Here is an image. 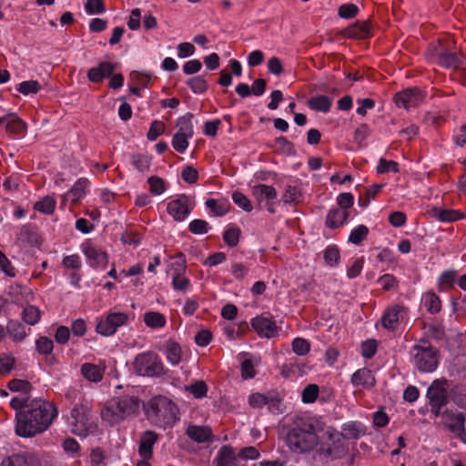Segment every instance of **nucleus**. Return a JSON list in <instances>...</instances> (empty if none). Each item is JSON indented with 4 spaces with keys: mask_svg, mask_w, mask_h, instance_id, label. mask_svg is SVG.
<instances>
[{
    "mask_svg": "<svg viewBox=\"0 0 466 466\" xmlns=\"http://www.w3.org/2000/svg\"><path fill=\"white\" fill-rule=\"evenodd\" d=\"M58 415L56 406L42 399L30 400L25 410L15 414L16 435L32 438L45 432Z\"/></svg>",
    "mask_w": 466,
    "mask_h": 466,
    "instance_id": "1",
    "label": "nucleus"
},
{
    "mask_svg": "<svg viewBox=\"0 0 466 466\" xmlns=\"http://www.w3.org/2000/svg\"><path fill=\"white\" fill-rule=\"evenodd\" d=\"M285 441L294 453L302 454L311 451L319 443L314 423L309 419H296L287 432Z\"/></svg>",
    "mask_w": 466,
    "mask_h": 466,
    "instance_id": "2",
    "label": "nucleus"
},
{
    "mask_svg": "<svg viewBox=\"0 0 466 466\" xmlns=\"http://www.w3.org/2000/svg\"><path fill=\"white\" fill-rule=\"evenodd\" d=\"M143 408L147 419L155 425L173 426L179 420V409L170 399L157 395L151 398Z\"/></svg>",
    "mask_w": 466,
    "mask_h": 466,
    "instance_id": "3",
    "label": "nucleus"
},
{
    "mask_svg": "<svg viewBox=\"0 0 466 466\" xmlns=\"http://www.w3.org/2000/svg\"><path fill=\"white\" fill-rule=\"evenodd\" d=\"M140 399L137 396L123 395L106 401L101 410L103 420L110 425L123 420L126 417L138 412Z\"/></svg>",
    "mask_w": 466,
    "mask_h": 466,
    "instance_id": "4",
    "label": "nucleus"
},
{
    "mask_svg": "<svg viewBox=\"0 0 466 466\" xmlns=\"http://www.w3.org/2000/svg\"><path fill=\"white\" fill-rule=\"evenodd\" d=\"M70 418L71 432L75 435L86 437L97 429L91 409L86 404L76 405L70 412Z\"/></svg>",
    "mask_w": 466,
    "mask_h": 466,
    "instance_id": "5",
    "label": "nucleus"
},
{
    "mask_svg": "<svg viewBox=\"0 0 466 466\" xmlns=\"http://www.w3.org/2000/svg\"><path fill=\"white\" fill-rule=\"evenodd\" d=\"M448 380L444 378L434 380L427 390L426 397L429 400L431 412L435 417L444 415L449 402L446 385Z\"/></svg>",
    "mask_w": 466,
    "mask_h": 466,
    "instance_id": "6",
    "label": "nucleus"
},
{
    "mask_svg": "<svg viewBox=\"0 0 466 466\" xmlns=\"http://www.w3.org/2000/svg\"><path fill=\"white\" fill-rule=\"evenodd\" d=\"M134 370L139 376L159 377L165 373L164 365L157 354L147 351L134 360Z\"/></svg>",
    "mask_w": 466,
    "mask_h": 466,
    "instance_id": "7",
    "label": "nucleus"
},
{
    "mask_svg": "<svg viewBox=\"0 0 466 466\" xmlns=\"http://www.w3.org/2000/svg\"><path fill=\"white\" fill-rule=\"evenodd\" d=\"M413 362L415 367L421 372H432L437 369L439 363V351L430 344L415 345L412 349Z\"/></svg>",
    "mask_w": 466,
    "mask_h": 466,
    "instance_id": "8",
    "label": "nucleus"
},
{
    "mask_svg": "<svg viewBox=\"0 0 466 466\" xmlns=\"http://www.w3.org/2000/svg\"><path fill=\"white\" fill-rule=\"evenodd\" d=\"M128 316L124 312H111L106 317L101 318L96 324L97 333L103 336L113 335L118 327L125 325Z\"/></svg>",
    "mask_w": 466,
    "mask_h": 466,
    "instance_id": "9",
    "label": "nucleus"
},
{
    "mask_svg": "<svg viewBox=\"0 0 466 466\" xmlns=\"http://www.w3.org/2000/svg\"><path fill=\"white\" fill-rule=\"evenodd\" d=\"M251 326L261 338L271 339L278 334L279 328L272 317L257 316L251 319Z\"/></svg>",
    "mask_w": 466,
    "mask_h": 466,
    "instance_id": "10",
    "label": "nucleus"
},
{
    "mask_svg": "<svg viewBox=\"0 0 466 466\" xmlns=\"http://www.w3.org/2000/svg\"><path fill=\"white\" fill-rule=\"evenodd\" d=\"M423 100V96L418 88H408L399 92L394 96V102L399 107L410 109L418 106Z\"/></svg>",
    "mask_w": 466,
    "mask_h": 466,
    "instance_id": "11",
    "label": "nucleus"
},
{
    "mask_svg": "<svg viewBox=\"0 0 466 466\" xmlns=\"http://www.w3.org/2000/svg\"><path fill=\"white\" fill-rule=\"evenodd\" d=\"M189 199L186 195L167 203V209L176 221H183L191 212L192 208L188 206Z\"/></svg>",
    "mask_w": 466,
    "mask_h": 466,
    "instance_id": "12",
    "label": "nucleus"
},
{
    "mask_svg": "<svg viewBox=\"0 0 466 466\" xmlns=\"http://www.w3.org/2000/svg\"><path fill=\"white\" fill-rule=\"evenodd\" d=\"M433 57L436 62L445 68H458L461 64V59L455 52L450 51L447 47H443L441 44H438L433 51Z\"/></svg>",
    "mask_w": 466,
    "mask_h": 466,
    "instance_id": "13",
    "label": "nucleus"
},
{
    "mask_svg": "<svg viewBox=\"0 0 466 466\" xmlns=\"http://www.w3.org/2000/svg\"><path fill=\"white\" fill-rule=\"evenodd\" d=\"M82 251L89 260L91 267H105L107 264L108 257L106 252L97 249L89 241L82 244Z\"/></svg>",
    "mask_w": 466,
    "mask_h": 466,
    "instance_id": "14",
    "label": "nucleus"
},
{
    "mask_svg": "<svg viewBox=\"0 0 466 466\" xmlns=\"http://www.w3.org/2000/svg\"><path fill=\"white\" fill-rule=\"evenodd\" d=\"M371 25L369 20L357 21L353 25L342 30L341 35L344 37L354 39H365L371 35Z\"/></svg>",
    "mask_w": 466,
    "mask_h": 466,
    "instance_id": "15",
    "label": "nucleus"
},
{
    "mask_svg": "<svg viewBox=\"0 0 466 466\" xmlns=\"http://www.w3.org/2000/svg\"><path fill=\"white\" fill-rule=\"evenodd\" d=\"M158 440V434L153 431H144L139 440L138 454L144 460H150L153 457V446Z\"/></svg>",
    "mask_w": 466,
    "mask_h": 466,
    "instance_id": "16",
    "label": "nucleus"
},
{
    "mask_svg": "<svg viewBox=\"0 0 466 466\" xmlns=\"http://www.w3.org/2000/svg\"><path fill=\"white\" fill-rule=\"evenodd\" d=\"M115 68V65L111 62H101L97 66L91 67L88 70L87 79L92 83H101L105 78L111 76Z\"/></svg>",
    "mask_w": 466,
    "mask_h": 466,
    "instance_id": "17",
    "label": "nucleus"
},
{
    "mask_svg": "<svg viewBox=\"0 0 466 466\" xmlns=\"http://www.w3.org/2000/svg\"><path fill=\"white\" fill-rule=\"evenodd\" d=\"M404 307L395 304L387 308L381 317V324L384 329L395 330L399 326L400 314Z\"/></svg>",
    "mask_w": 466,
    "mask_h": 466,
    "instance_id": "18",
    "label": "nucleus"
},
{
    "mask_svg": "<svg viewBox=\"0 0 466 466\" xmlns=\"http://www.w3.org/2000/svg\"><path fill=\"white\" fill-rule=\"evenodd\" d=\"M177 258L179 260L176 262L177 268L172 278V286L176 290H186L189 286V280L187 278L182 276L186 270V259L184 254L179 253Z\"/></svg>",
    "mask_w": 466,
    "mask_h": 466,
    "instance_id": "19",
    "label": "nucleus"
},
{
    "mask_svg": "<svg viewBox=\"0 0 466 466\" xmlns=\"http://www.w3.org/2000/svg\"><path fill=\"white\" fill-rule=\"evenodd\" d=\"M351 383L356 387L361 386L366 389H371L375 386L376 380L370 370L362 368L353 373Z\"/></svg>",
    "mask_w": 466,
    "mask_h": 466,
    "instance_id": "20",
    "label": "nucleus"
},
{
    "mask_svg": "<svg viewBox=\"0 0 466 466\" xmlns=\"http://www.w3.org/2000/svg\"><path fill=\"white\" fill-rule=\"evenodd\" d=\"M350 211L334 208L329 210L326 216V226L335 229L341 227L349 218Z\"/></svg>",
    "mask_w": 466,
    "mask_h": 466,
    "instance_id": "21",
    "label": "nucleus"
},
{
    "mask_svg": "<svg viewBox=\"0 0 466 466\" xmlns=\"http://www.w3.org/2000/svg\"><path fill=\"white\" fill-rule=\"evenodd\" d=\"M6 132L12 136L23 137L27 129V124L15 112L10 116L5 127Z\"/></svg>",
    "mask_w": 466,
    "mask_h": 466,
    "instance_id": "22",
    "label": "nucleus"
},
{
    "mask_svg": "<svg viewBox=\"0 0 466 466\" xmlns=\"http://www.w3.org/2000/svg\"><path fill=\"white\" fill-rule=\"evenodd\" d=\"M217 466H235L237 456L233 448L228 445L222 446L215 459Z\"/></svg>",
    "mask_w": 466,
    "mask_h": 466,
    "instance_id": "23",
    "label": "nucleus"
},
{
    "mask_svg": "<svg viewBox=\"0 0 466 466\" xmlns=\"http://www.w3.org/2000/svg\"><path fill=\"white\" fill-rule=\"evenodd\" d=\"M105 368L93 363H84L81 366V374L91 382H99L103 379Z\"/></svg>",
    "mask_w": 466,
    "mask_h": 466,
    "instance_id": "24",
    "label": "nucleus"
},
{
    "mask_svg": "<svg viewBox=\"0 0 466 466\" xmlns=\"http://www.w3.org/2000/svg\"><path fill=\"white\" fill-rule=\"evenodd\" d=\"M252 194L258 203L266 200L268 202L273 201L277 198V191L272 186L264 184L257 185L252 189Z\"/></svg>",
    "mask_w": 466,
    "mask_h": 466,
    "instance_id": "25",
    "label": "nucleus"
},
{
    "mask_svg": "<svg viewBox=\"0 0 466 466\" xmlns=\"http://www.w3.org/2000/svg\"><path fill=\"white\" fill-rule=\"evenodd\" d=\"M186 434L194 441L203 443L209 440L211 436V431L208 427L189 425L187 428Z\"/></svg>",
    "mask_w": 466,
    "mask_h": 466,
    "instance_id": "26",
    "label": "nucleus"
},
{
    "mask_svg": "<svg viewBox=\"0 0 466 466\" xmlns=\"http://www.w3.org/2000/svg\"><path fill=\"white\" fill-rule=\"evenodd\" d=\"M307 104L312 110L327 113L330 110L332 100L327 96L319 95L309 99Z\"/></svg>",
    "mask_w": 466,
    "mask_h": 466,
    "instance_id": "27",
    "label": "nucleus"
},
{
    "mask_svg": "<svg viewBox=\"0 0 466 466\" xmlns=\"http://www.w3.org/2000/svg\"><path fill=\"white\" fill-rule=\"evenodd\" d=\"M88 184L89 181L87 178H79L73 187L66 194L65 198H70L73 203L78 202V200L85 195L86 188Z\"/></svg>",
    "mask_w": 466,
    "mask_h": 466,
    "instance_id": "28",
    "label": "nucleus"
},
{
    "mask_svg": "<svg viewBox=\"0 0 466 466\" xmlns=\"http://www.w3.org/2000/svg\"><path fill=\"white\" fill-rule=\"evenodd\" d=\"M34 457L16 453L3 460L1 466H32Z\"/></svg>",
    "mask_w": 466,
    "mask_h": 466,
    "instance_id": "29",
    "label": "nucleus"
},
{
    "mask_svg": "<svg viewBox=\"0 0 466 466\" xmlns=\"http://www.w3.org/2000/svg\"><path fill=\"white\" fill-rule=\"evenodd\" d=\"M433 216L442 222H453L464 218V215L454 209L434 208Z\"/></svg>",
    "mask_w": 466,
    "mask_h": 466,
    "instance_id": "30",
    "label": "nucleus"
},
{
    "mask_svg": "<svg viewBox=\"0 0 466 466\" xmlns=\"http://www.w3.org/2000/svg\"><path fill=\"white\" fill-rule=\"evenodd\" d=\"M422 303L431 314H437L441 309L440 298L432 291L426 292L422 296Z\"/></svg>",
    "mask_w": 466,
    "mask_h": 466,
    "instance_id": "31",
    "label": "nucleus"
},
{
    "mask_svg": "<svg viewBox=\"0 0 466 466\" xmlns=\"http://www.w3.org/2000/svg\"><path fill=\"white\" fill-rule=\"evenodd\" d=\"M450 398L459 408L466 410V386L459 384L450 390Z\"/></svg>",
    "mask_w": 466,
    "mask_h": 466,
    "instance_id": "32",
    "label": "nucleus"
},
{
    "mask_svg": "<svg viewBox=\"0 0 466 466\" xmlns=\"http://www.w3.org/2000/svg\"><path fill=\"white\" fill-rule=\"evenodd\" d=\"M6 331L15 341H22L26 337L24 325L17 320H9L6 325Z\"/></svg>",
    "mask_w": 466,
    "mask_h": 466,
    "instance_id": "33",
    "label": "nucleus"
},
{
    "mask_svg": "<svg viewBox=\"0 0 466 466\" xmlns=\"http://www.w3.org/2000/svg\"><path fill=\"white\" fill-rule=\"evenodd\" d=\"M206 206L217 217H222L229 211V203L227 199L217 200L209 198L206 201Z\"/></svg>",
    "mask_w": 466,
    "mask_h": 466,
    "instance_id": "34",
    "label": "nucleus"
},
{
    "mask_svg": "<svg viewBox=\"0 0 466 466\" xmlns=\"http://www.w3.org/2000/svg\"><path fill=\"white\" fill-rule=\"evenodd\" d=\"M152 157L145 154H133L131 155V164L133 167L141 173L149 171L151 167Z\"/></svg>",
    "mask_w": 466,
    "mask_h": 466,
    "instance_id": "35",
    "label": "nucleus"
},
{
    "mask_svg": "<svg viewBox=\"0 0 466 466\" xmlns=\"http://www.w3.org/2000/svg\"><path fill=\"white\" fill-rule=\"evenodd\" d=\"M445 415H447L451 422L447 423V428L451 432H455L461 429V425L465 426L466 416L462 412L453 413L452 411L445 409Z\"/></svg>",
    "mask_w": 466,
    "mask_h": 466,
    "instance_id": "36",
    "label": "nucleus"
},
{
    "mask_svg": "<svg viewBox=\"0 0 466 466\" xmlns=\"http://www.w3.org/2000/svg\"><path fill=\"white\" fill-rule=\"evenodd\" d=\"M181 347L177 342L171 340L167 342L166 357L168 362L172 365H177L181 360Z\"/></svg>",
    "mask_w": 466,
    "mask_h": 466,
    "instance_id": "37",
    "label": "nucleus"
},
{
    "mask_svg": "<svg viewBox=\"0 0 466 466\" xmlns=\"http://www.w3.org/2000/svg\"><path fill=\"white\" fill-rule=\"evenodd\" d=\"M7 388L13 392H21L24 396H29L33 387L28 380L13 379L7 383Z\"/></svg>",
    "mask_w": 466,
    "mask_h": 466,
    "instance_id": "38",
    "label": "nucleus"
},
{
    "mask_svg": "<svg viewBox=\"0 0 466 466\" xmlns=\"http://www.w3.org/2000/svg\"><path fill=\"white\" fill-rule=\"evenodd\" d=\"M144 321L147 327L158 329L165 326L166 318L162 313L150 311L144 315Z\"/></svg>",
    "mask_w": 466,
    "mask_h": 466,
    "instance_id": "39",
    "label": "nucleus"
},
{
    "mask_svg": "<svg viewBox=\"0 0 466 466\" xmlns=\"http://www.w3.org/2000/svg\"><path fill=\"white\" fill-rule=\"evenodd\" d=\"M186 84L195 94H203L208 87V82L203 76L190 77L187 80Z\"/></svg>",
    "mask_w": 466,
    "mask_h": 466,
    "instance_id": "40",
    "label": "nucleus"
},
{
    "mask_svg": "<svg viewBox=\"0 0 466 466\" xmlns=\"http://www.w3.org/2000/svg\"><path fill=\"white\" fill-rule=\"evenodd\" d=\"M56 200L50 197L46 196L39 201L35 202L34 208L41 213L50 215L55 211Z\"/></svg>",
    "mask_w": 466,
    "mask_h": 466,
    "instance_id": "41",
    "label": "nucleus"
},
{
    "mask_svg": "<svg viewBox=\"0 0 466 466\" xmlns=\"http://www.w3.org/2000/svg\"><path fill=\"white\" fill-rule=\"evenodd\" d=\"M193 136H187L186 133L177 132L174 134L171 145L173 148L178 153H184L188 147V138Z\"/></svg>",
    "mask_w": 466,
    "mask_h": 466,
    "instance_id": "42",
    "label": "nucleus"
},
{
    "mask_svg": "<svg viewBox=\"0 0 466 466\" xmlns=\"http://www.w3.org/2000/svg\"><path fill=\"white\" fill-rule=\"evenodd\" d=\"M265 406L274 414L282 412L281 399L278 392H269L266 394Z\"/></svg>",
    "mask_w": 466,
    "mask_h": 466,
    "instance_id": "43",
    "label": "nucleus"
},
{
    "mask_svg": "<svg viewBox=\"0 0 466 466\" xmlns=\"http://www.w3.org/2000/svg\"><path fill=\"white\" fill-rule=\"evenodd\" d=\"M41 317V312L38 308L29 305L26 306L22 312L23 320L29 325H35Z\"/></svg>",
    "mask_w": 466,
    "mask_h": 466,
    "instance_id": "44",
    "label": "nucleus"
},
{
    "mask_svg": "<svg viewBox=\"0 0 466 466\" xmlns=\"http://www.w3.org/2000/svg\"><path fill=\"white\" fill-rule=\"evenodd\" d=\"M369 228L365 225H359L351 230L349 236V242L360 245L369 235Z\"/></svg>",
    "mask_w": 466,
    "mask_h": 466,
    "instance_id": "45",
    "label": "nucleus"
},
{
    "mask_svg": "<svg viewBox=\"0 0 466 466\" xmlns=\"http://www.w3.org/2000/svg\"><path fill=\"white\" fill-rule=\"evenodd\" d=\"M192 113H187L185 116H180L177 121V127H178V132L186 133L187 136L194 135L192 118Z\"/></svg>",
    "mask_w": 466,
    "mask_h": 466,
    "instance_id": "46",
    "label": "nucleus"
},
{
    "mask_svg": "<svg viewBox=\"0 0 466 466\" xmlns=\"http://www.w3.org/2000/svg\"><path fill=\"white\" fill-rule=\"evenodd\" d=\"M40 89L41 85L36 80L23 81L16 87V90L25 96L36 94Z\"/></svg>",
    "mask_w": 466,
    "mask_h": 466,
    "instance_id": "47",
    "label": "nucleus"
},
{
    "mask_svg": "<svg viewBox=\"0 0 466 466\" xmlns=\"http://www.w3.org/2000/svg\"><path fill=\"white\" fill-rule=\"evenodd\" d=\"M383 184H374L370 186L364 196L360 197L358 200L359 205L361 208H367L370 204V199L375 198L379 191L382 188Z\"/></svg>",
    "mask_w": 466,
    "mask_h": 466,
    "instance_id": "48",
    "label": "nucleus"
},
{
    "mask_svg": "<svg viewBox=\"0 0 466 466\" xmlns=\"http://www.w3.org/2000/svg\"><path fill=\"white\" fill-rule=\"evenodd\" d=\"M319 388L317 384L307 385L301 393V400L304 403H313L319 397Z\"/></svg>",
    "mask_w": 466,
    "mask_h": 466,
    "instance_id": "49",
    "label": "nucleus"
},
{
    "mask_svg": "<svg viewBox=\"0 0 466 466\" xmlns=\"http://www.w3.org/2000/svg\"><path fill=\"white\" fill-rule=\"evenodd\" d=\"M424 329H426V334L428 335V337L433 339L441 340L445 336L444 327L441 323L426 324L424 326Z\"/></svg>",
    "mask_w": 466,
    "mask_h": 466,
    "instance_id": "50",
    "label": "nucleus"
},
{
    "mask_svg": "<svg viewBox=\"0 0 466 466\" xmlns=\"http://www.w3.org/2000/svg\"><path fill=\"white\" fill-rule=\"evenodd\" d=\"M319 456L322 457L323 460H334L339 458L343 450H340L339 447L334 446L331 447L329 445L322 444L319 448Z\"/></svg>",
    "mask_w": 466,
    "mask_h": 466,
    "instance_id": "51",
    "label": "nucleus"
},
{
    "mask_svg": "<svg viewBox=\"0 0 466 466\" xmlns=\"http://www.w3.org/2000/svg\"><path fill=\"white\" fill-rule=\"evenodd\" d=\"M240 238V229L237 227L228 228L223 233L224 242L230 248H234L238 244Z\"/></svg>",
    "mask_w": 466,
    "mask_h": 466,
    "instance_id": "52",
    "label": "nucleus"
},
{
    "mask_svg": "<svg viewBox=\"0 0 466 466\" xmlns=\"http://www.w3.org/2000/svg\"><path fill=\"white\" fill-rule=\"evenodd\" d=\"M54 342L51 339L42 336L35 341V350L41 355H48L53 351Z\"/></svg>",
    "mask_w": 466,
    "mask_h": 466,
    "instance_id": "53",
    "label": "nucleus"
},
{
    "mask_svg": "<svg viewBox=\"0 0 466 466\" xmlns=\"http://www.w3.org/2000/svg\"><path fill=\"white\" fill-rule=\"evenodd\" d=\"M149 190L153 195H161L166 190L165 180L157 176H151L147 179Z\"/></svg>",
    "mask_w": 466,
    "mask_h": 466,
    "instance_id": "54",
    "label": "nucleus"
},
{
    "mask_svg": "<svg viewBox=\"0 0 466 466\" xmlns=\"http://www.w3.org/2000/svg\"><path fill=\"white\" fill-rule=\"evenodd\" d=\"M291 346H292L293 352L299 356H305L310 350L309 342L303 338L294 339Z\"/></svg>",
    "mask_w": 466,
    "mask_h": 466,
    "instance_id": "55",
    "label": "nucleus"
},
{
    "mask_svg": "<svg viewBox=\"0 0 466 466\" xmlns=\"http://www.w3.org/2000/svg\"><path fill=\"white\" fill-rule=\"evenodd\" d=\"M165 129L166 126L162 121L154 120L150 125L149 130L147 134V138L149 141H155L165 132Z\"/></svg>",
    "mask_w": 466,
    "mask_h": 466,
    "instance_id": "56",
    "label": "nucleus"
},
{
    "mask_svg": "<svg viewBox=\"0 0 466 466\" xmlns=\"http://www.w3.org/2000/svg\"><path fill=\"white\" fill-rule=\"evenodd\" d=\"M340 255L336 246H329L324 250V260L328 266L333 267L338 264Z\"/></svg>",
    "mask_w": 466,
    "mask_h": 466,
    "instance_id": "57",
    "label": "nucleus"
},
{
    "mask_svg": "<svg viewBox=\"0 0 466 466\" xmlns=\"http://www.w3.org/2000/svg\"><path fill=\"white\" fill-rule=\"evenodd\" d=\"M85 10L88 15H99L106 12V5L102 0H86Z\"/></svg>",
    "mask_w": 466,
    "mask_h": 466,
    "instance_id": "58",
    "label": "nucleus"
},
{
    "mask_svg": "<svg viewBox=\"0 0 466 466\" xmlns=\"http://www.w3.org/2000/svg\"><path fill=\"white\" fill-rule=\"evenodd\" d=\"M232 200L246 212H250L253 209L250 200L240 191L233 192Z\"/></svg>",
    "mask_w": 466,
    "mask_h": 466,
    "instance_id": "59",
    "label": "nucleus"
},
{
    "mask_svg": "<svg viewBox=\"0 0 466 466\" xmlns=\"http://www.w3.org/2000/svg\"><path fill=\"white\" fill-rule=\"evenodd\" d=\"M359 13V7L351 3L344 4L339 7L338 15L344 19H351Z\"/></svg>",
    "mask_w": 466,
    "mask_h": 466,
    "instance_id": "60",
    "label": "nucleus"
},
{
    "mask_svg": "<svg viewBox=\"0 0 466 466\" xmlns=\"http://www.w3.org/2000/svg\"><path fill=\"white\" fill-rule=\"evenodd\" d=\"M275 144L278 146V150L285 153L289 156H294L296 154L294 145L288 140L285 137H279L275 139Z\"/></svg>",
    "mask_w": 466,
    "mask_h": 466,
    "instance_id": "61",
    "label": "nucleus"
},
{
    "mask_svg": "<svg viewBox=\"0 0 466 466\" xmlns=\"http://www.w3.org/2000/svg\"><path fill=\"white\" fill-rule=\"evenodd\" d=\"M389 171H392L394 173H399L400 167L399 164L393 160H387L385 158H380L379 161V165L377 167V172L379 174L387 173Z\"/></svg>",
    "mask_w": 466,
    "mask_h": 466,
    "instance_id": "62",
    "label": "nucleus"
},
{
    "mask_svg": "<svg viewBox=\"0 0 466 466\" xmlns=\"http://www.w3.org/2000/svg\"><path fill=\"white\" fill-rule=\"evenodd\" d=\"M208 229V223L203 219H194L188 225V230L195 235L205 234Z\"/></svg>",
    "mask_w": 466,
    "mask_h": 466,
    "instance_id": "63",
    "label": "nucleus"
},
{
    "mask_svg": "<svg viewBox=\"0 0 466 466\" xmlns=\"http://www.w3.org/2000/svg\"><path fill=\"white\" fill-rule=\"evenodd\" d=\"M187 390L196 399H201L208 392V385L204 380H198L191 384Z\"/></svg>",
    "mask_w": 466,
    "mask_h": 466,
    "instance_id": "64",
    "label": "nucleus"
}]
</instances>
